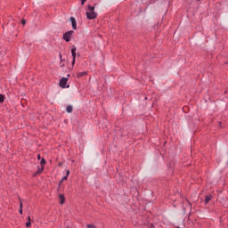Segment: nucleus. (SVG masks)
I'll list each match as a JSON object with an SVG mask.
<instances>
[{
	"label": "nucleus",
	"mask_w": 228,
	"mask_h": 228,
	"mask_svg": "<svg viewBox=\"0 0 228 228\" xmlns=\"http://www.w3.org/2000/svg\"><path fill=\"white\" fill-rule=\"evenodd\" d=\"M86 17L90 20L97 19V12H95V7L88 4L86 9Z\"/></svg>",
	"instance_id": "1"
},
{
	"label": "nucleus",
	"mask_w": 228,
	"mask_h": 228,
	"mask_svg": "<svg viewBox=\"0 0 228 228\" xmlns=\"http://www.w3.org/2000/svg\"><path fill=\"white\" fill-rule=\"evenodd\" d=\"M72 35H74L73 30H69V31L64 33L63 34V40H65V42H70V40L72 38Z\"/></svg>",
	"instance_id": "2"
},
{
	"label": "nucleus",
	"mask_w": 228,
	"mask_h": 228,
	"mask_svg": "<svg viewBox=\"0 0 228 228\" xmlns=\"http://www.w3.org/2000/svg\"><path fill=\"white\" fill-rule=\"evenodd\" d=\"M69 81V78L68 77H62L61 80H60V86L61 88H67V83Z\"/></svg>",
	"instance_id": "3"
},
{
	"label": "nucleus",
	"mask_w": 228,
	"mask_h": 228,
	"mask_svg": "<svg viewBox=\"0 0 228 228\" xmlns=\"http://www.w3.org/2000/svg\"><path fill=\"white\" fill-rule=\"evenodd\" d=\"M69 20L71 21L72 28L77 29V22L76 21V18L70 17Z\"/></svg>",
	"instance_id": "4"
},
{
	"label": "nucleus",
	"mask_w": 228,
	"mask_h": 228,
	"mask_svg": "<svg viewBox=\"0 0 228 228\" xmlns=\"http://www.w3.org/2000/svg\"><path fill=\"white\" fill-rule=\"evenodd\" d=\"M40 164H41L42 167H41V169H39V170L37 171V174H40L41 172H43V170H44V165H45V159H42Z\"/></svg>",
	"instance_id": "5"
},
{
	"label": "nucleus",
	"mask_w": 228,
	"mask_h": 228,
	"mask_svg": "<svg viewBox=\"0 0 228 228\" xmlns=\"http://www.w3.org/2000/svg\"><path fill=\"white\" fill-rule=\"evenodd\" d=\"M212 199H213V196H211V195L206 196L205 203L209 204V202Z\"/></svg>",
	"instance_id": "6"
},
{
	"label": "nucleus",
	"mask_w": 228,
	"mask_h": 228,
	"mask_svg": "<svg viewBox=\"0 0 228 228\" xmlns=\"http://www.w3.org/2000/svg\"><path fill=\"white\" fill-rule=\"evenodd\" d=\"M59 199L61 200V204H65V196H63V194H60Z\"/></svg>",
	"instance_id": "7"
},
{
	"label": "nucleus",
	"mask_w": 228,
	"mask_h": 228,
	"mask_svg": "<svg viewBox=\"0 0 228 228\" xmlns=\"http://www.w3.org/2000/svg\"><path fill=\"white\" fill-rule=\"evenodd\" d=\"M26 227H31V217L28 216V221L26 223Z\"/></svg>",
	"instance_id": "8"
},
{
	"label": "nucleus",
	"mask_w": 228,
	"mask_h": 228,
	"mask_svg": "<svg viewBox=\"0 0 228 228\" xmlns=\"http://www.w3.org/2000/svg\"><path fill=\"white\" fill-rule=\"evenodd\" d=\"M72 110H73V109H72V106L69 105V106L67 107V110H67L68 113H72Z\"/></svg>",
	"instance_id": "9"
},
{
	"label": "nucleus",
	"mask_w": 228,
	"mask_h": 228,
	"mask_svg": "<svg viewBox=\"0 0 228 228\" xmlns=\"http://www.w3.org/2000/svg\"><path fill=\"white\" fill-rule=\"evenodd\" d=\"M71 54H72L73 58H76V48L71 49Z\"/></svg>",
	"instance_id": "10"
},
{
	"label": "nucleus",
	"mask_w": 228,
	"mask_h": 228,
	"mask_svg": "<svg viewBox=\"0 0 228 228\" xmlns=\"http://www.w3.org/2000/svg\"><path fill=\"white\" fill-rule=\"evenodd\" d=\"M83 76H86V72H79L78 77H83Z\"/></svg>",
	"instance_id": "11"
},
{
	"label": "nucleus",
	"mask_w": 228,
	"mask_h": 228,
	"mask_svg": "<svg viewBox=\"0 0 228 228\" xmlns=\"http://www.w3.org/2000/svg\"><path fill=\"white\" fill-rule=\"evenodd\" d=\"M0 102H4V95L0 94Z\"/></svg>",
	"instance_id": "12"
},
{
	"label": "nucleus",
	"mask_w": 228,
	"mask_h": 228,
	"mask_svg": "<svg viewBox=\"0 0 228 228\" xmlns=\"http://www.w3.org/2000/svg\"><path fill=\"white\" fill-rule=\"evenodd\" d=\"M20 214L22 215V202L20 204Z\"/></svg>",
	"instance_id": "13"
},
{
	"label": "nucleus",
	"mask_w": 228,
	"mask_h": 228,
	"mask_svg": "<svg viewBox=\"0 0 228 228\" xmlns=\"http://www.w3.org/2000/svg\"><path fill=\"white\" fill-rule=\"evenodd\" d=\"M96 226L94 224H87V228H95Z\"/></svg>",
	"instance_id": "14"
},
{
	"label": "nucleus",
	"mask_w": 228,
	"mask_h": 228,
	"mask_svg": "<svg viewBox=\"0 0 228 228\" xmlns=\"http://www.w3.org/2000/svg\"><path fill=\"white\" fill-rule=\"evenodd\" d=\"M69 175H70V170H67V172H66V176L69 177Z\"/></svg>",
	"instance_id": "15"
},
{
	"label": "nucleus",
	"mask_w": 228,
	"mask_h": 228,
	"mask_svg": "<svg viewBox=\"0 0 228 228\" xmlns=\"http://www.w3.org/2000/svg\"><path fill=\"white\" fill-rule=\"evenodd\" d=\"M69 176H64L62 179H61V183H63V181H67Z\"/></svg>",
	"instance_id": "16"
},
{
	"label": "nucleus",
	"mask_w": 228,
	"mask_h": 228,
	"mask_svg": "<svg viewBox=\"0 0 228 228\" xmlns=\"http://www.w3.org/2000/svg\"><path fill=\"white\" fill-rule=\"evenodd\" d=\"M21 24H23V26H24V24H26V20H22Z\"/></svg>",
	"instance_id": "17"
},
{
	"label": "nucleus",
	"mask_w": 228,
	"mask_h": 228,
	"mask_svg": "<svg viewBox=\"0 0 228 228\" xmlns=\"http://www.w3.org/2000/svg\"><path fill=\"white\" fill-rule=\"evenodd\" d=\"M71 63L74 65V63H76V59H73Z\"/></svg>",
	"instance_id": "18"
},
{
	"label": "nucleus",
	"mask_w": 228,
	"mask_h": 228,
	"mask_svg": "<svg viewBox=\"0 0 228 228\" xmlns=\"http://www.w3.org/2000/svg\"><path fill=\"white\" fill-rule=\"evenodd\" d=\"M86 0H82V2H81V4H85V2H86Z\"/></svg>",
	"instance_id": "19"
},
{
	"label": "nucleus",
	"mask_w": 228,
	"mask_h": 228,
	"mask_svg": "<svg viewBox=\"0 0 228 228\" xmlns=\"http://www.w3.org/2000/svg\"><path fill=\"white\" fill-rule=\"evenodd\" d=\"M37 159H40V155H37Z\"/></svg>",
	"instance_id": "20"
}]
</instances>
